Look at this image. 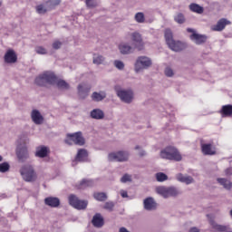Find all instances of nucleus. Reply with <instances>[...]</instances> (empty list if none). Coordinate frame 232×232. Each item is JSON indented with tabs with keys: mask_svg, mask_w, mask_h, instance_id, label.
<instances>
[{
	"mask_svg": "<svg viewBox=\"0 0 232 232\" xmlns=\"http://www.w3.org/2000/svg\"><path fill=\"white\" fill-rule=\"evenodd\" d=\"M201 151L204 155H216L217 154V150L211 143L202 144Z\"/></svg>",
	"mask_w": 232,
	"mask_h": 232,
	"instance_id": "17",
	"label": "nucleus"
},
{
	"mask_svg": "<svg viewBox=\"0 0 232 232\" xmlns=\"http://www.w3.org/2000/svg\"><path fill=\"white\" fill-rule=\"evenodd\" d=\"M176 21L179 23V24H184V23H186V17L182 14H178Z\"/></svg>",
	"mask_w": 232,
	"mask_h": 232,
	"instance_id": "41",
	"label": "nucleus"
},
{
	"mask_svg": "<svg viewBox=\"0 0 232 232\" xmlns=\"http://www.w3.org/2000/svg\"><path fill=\"white\" fill-rule=\"evenodd\" d=\"M140 157H144V155H146V152H144V151H142V152H140Z\"/></svg>",
	"mask_w": 232,
	"mask_h": 232,
	"instance_id": "53",
	"label": "nucleus"
},
{
	"mask_svg": "<svg viewBox=\"0 0 232 232\" xmlns=\"http://www.w3.org/2000/svg\"><path fill=\"white\" fill-rule=\"evenodd\" d=\"M0 162H3V156L0 155Z\"/></svg>",
	"mask_w": 232,
	"mask_h": 232,
	"instance_id": "54",
	"label": "nucleus"
},
{
	"mask_svg": "<svg viewBox=\"0 0 232 232\" xmlns=\"http://www.w3.org/2000/svg\"><path fill=\"white\" fill-rule=\"evenodd\" d=\"M85 5L87 8H95V6H97L95 0H86Z\"/></svg>",
	"mask_w": 232,
	"mask_h": 232,
	"instance_id": "43",
	"label": "nucleus"
},
{
	"mask_svg": "<svg viewBox=\"0 0 232 232\" xmlns=\"http://www.w3.org/2000/svg\"><path fill=\"white\" fill-rule=\"evenodd\" d=\"M90 90H92V87L82 83L78 86V93L82 99H85L88 97V93H90Z\"/></svg>",
	"mask_w": 232,
	"mask_h": 232,
	"instance_id": "19",
	"label": "nucleus"
},
{
	"mask_svg": "<svg viewBox=\"0 0 232 232\" xmlns=\"http://www.w3.org/2000/svg\"><path fill=\"white\" fill-rule=\"evenodd\" d=\"M188 32L192 33V34L190 35V39L191 41H194V43L196 44H204V43H206V41H208V36L204 35V34H198L197 33H194L193 29L188 28Z\"/></svg>",
	"mask_w": 232,
	"mask_h": 232,
	"instance_id": "9",
	"label": "nucleus"
},
{
	"mask_svg": "<svg viewBox=\"0 0 232 232\" xmlns=\"http://www.w3.org/2000/svg\"><path fill=\"white\" fill-rule=\"evenodd\" d=\"M31 118L33 122H34V124H43V121L44 120L43 118V115H41V112H39V111L37 110H34L32 111Z\"/></svg>",
	"mask_w": 232,
	"mask_h": 232,
	"instance_id": "22",
	"label": "nucleus"
},
{
	"mask_svg": "<svg viewBox=\"0 0 232 232\" xmlns=\"http://www.w3.org/2000/svg\"><path fill=\"white\" fill-rule=\"evenodd\" d=\"M85 142L86 140H84L82 132L81 131L69 133L66 135L65 144H68L69 146H73V144L76 146H84Z\"/></svg>",
	"mask_w": 232,
	"mask_h": 232,
	"instance_id": "3",
	"label": "nucleus"
},
{
	"mask_svg": "<svg viewBox=\"0 0 232 232\" xmlns=\"http://www.w3.org/2000/svg\"><path fill=\"white\" fill-rule=\"evenodd\" d=\"M92 222L94 227H102L104 226V218L99 213L93 216Z\"/></svg>",
	"mask_w": 232,
	"mask_h": 232,
	"instance_id": "21",
	"label": "nucleus"
},
{
	"mask_svg": "<svg viewBox=\"0 0 232 232\" xmlns=\"http://www.w3.org/2000/svg\"><path fill=\"white\" fill-rule=\"evenodd\" d=\"M44 204L50 208H59L61 206V200L59 198L48 197L44 198Z\"/></svg>",
	"mask_w": 232,
	"mask_h": 232,
	"instance_id": "16",
	"label": "nucleus"
},
{
	"mask_svg": "<svg viewBox=\"0 0 232 232\" xmlns=\"http://www.w3.org/2000/svg\"><path fill=\"white\" fill-rule=\"evenodd\" d=\"M35 52L39 55H46V53H47L46 48H44L43 46H36L35 47Z\"/></svg>",
	"mask_w": 232,
	"mask_h": 232,
	"instance_id": "39",
	"label": "nucleus"
},
{
	"mask_svg": "<svg viewBox=\"0 0 232 232\" xmlns=\"http://www.w3.org/2000/svg\"><path fill=\"white\" fill-rule=\"evenodd\" d=\"M91 117L99 121L104 119V112L100 109H94L91 111Z\"/></svg>",
	"mask_w": 232,
	"mask_h": 232,
	"instance_id": "30",
	"label": "nucleus"
},
{
	"mask_svg": "<svg viewBox=\"0 0 232 232\" xmlns=\"http://www.w3.org/2000/svg\"><path fill=\"white\" fill-rule=\"evenodd\" d=\"M113 208H115V203L112 201H107L103 205V209H106L107 211H113Z\"/></svg>",
	"mask_w": 232,
	"mask_h": 232,
	"instance_id": "37",
	"label": "nucleus"
},
{
	"mask_svg": "<svg viewBox=\"0 0 232 232\" xmlns=\"http://www.w3.org/2000/svg\"><path fill=\"white\" fill-rule=\"evenodd\" d=\"M165 75L167 77H173V70L171 68H169V67H167L165 69Z\"/></svg>",
	"mask_w": 232,
	"mask_h": 232,
	"instance_id": "48",
	"label": "nucleus"
},
{
	"mask_svg": "<svg viewBox=\"0 0 232 232\" xmlns=\"http://www.w3.org/2000/svg\"><path fill=\"white\" fill-rule=\"evenodd\" d=\"M165 40L166 44H168L169 48L175 52V39H173V33L169 29L165 30Z\"/></svg>",
	"mask_w": 232,
	"mask_h": 232,
	"instance_id": "13",
	"label": "nucleus"
},
{
	"mask_svg": "<svg viewBox=\"0 0 232 232\" xmlns=\"http://www.w3.org/2000/svg\"><path fill=\"white\" fill-rule=\"evenodd\" d=\"M190 12H194V14H204V7L200 6L198 4L192 3L189 5Z\"/></svg>",
	"mask_w": 232,
	"mask_h": 232,
	"instance_id": "31",
	"label": "nucleus"
},
{
	"mask_svg": "<svg viewBox=\"0 0 232 232\" xmlns=\"http://www.w3.org/2000/svg\"><path fill=\"white\" fill-rule=\"evenodd\" d=\"M120 232H130V231H128V229H126V227H121Z\"/></svg>",
	"mask_w": 232,
	"mask_h": 232,
	"instance_id": "52",
	"label": "nucleus"
},
{
	"mask_svg": "<svg viewBox=\"0 0 232 232\" xmlns=\"http://www.w3.org/2000/svg\"><path fill=\"white\" fill-rule=\"evenodd\" d=\"M210 226H212V229L217 232H232L229 226L218 225L215 221H210Z\"/></svg>",
	"mask_w": 232,
	"mask_h": 232,
	"instance_id": "18",
	"label": "nucleus"
},
{
	"mask_svg": "<svg viewBox=\"0 0 232 232\" xmlns=\"http://www.w3.org/2000/svg\"><path fill=\"white\" fill-rule=\"evenodd\" d=\"M3 5V2L0 0V6Z\"/></svg>",
	"mask_w": 232,
	"mask_h": 232,
	"instance_id": "57",
	"label": "nucleus"
},
{
	"mask_svg": "<svg viewBox=\"0 0 232 232\" xmlns=\"http://www.w3.org/2000/svg\"><path fill=\"white\" fill-rule=\"evenodd\" d=\"M114 90L117 93V95L121 98V101H122L123 102H127L128 104H130V102H131V101H133V92L129 90H121V86L116 85L114 87Z\"/></svg>",
	"mask_w": 232,
	"mask_h": 232,
	"instance_id": "4",
	"label": "nucleus"
},
{
	"mask_svg": "<svg viewBox=\"0 0 232 232\" xmlns=\"http://www.w3.org/2000/svg\"><path fill=\"white\" fill-rule=\"evenodd\" d=\"M184 48H186V44L184 43L179 41L175 43V52H181Z\"/></svg>",
	"mask_w": 232,
	"mask_h": 232,
	"instance_id": "38",
	"label": "nucleus"
},
{
	"mask_svg": "<svg viewBox=\"0 0 232 232\" xmlns=\"http://www.w3.org/2000/svg\"><path fill=\"white\" fill-rule=\"evenodd\" d=\"M119 50L123 55H128V53H131V52H133V47L127 44H121L119 45Z\"/></svg>",
	"mask_w": 232,
	"mask_h": 232,
	"instance_id": "29",
	"label": "nucleus"
},
{
	"mask_svg": "<svg viewBox=\"0 0 232 232\" xmlns=\"http://www.w3.org/2000/svg\"><path fill=\"white\" fill-rule=\"evenodd\" d=\"M175 160L178 162L182 160V155H180V152L177 150H175Z\"/></svg>",
	"mask_w": 232,
	"mask_h": 232,
	"instance_id": "49",
	"label": "nucleus"
},
{
	"mask_svg": "<svg viewBox=\"0 0 232 232\" xmlns=\"http://www.w3.org/2000/svg\"><path fill=\"white\" fill-rule=\"evenodd\" d=\"M226 175H232V169H227L225 170Z\"/></svg>",
	"mask_w": 232,
	"mask_h": 232,
	"instance_id": "51",
	"label": "nucleus"
},
{
	"mask_svg": "<svg viewBox=\"0 0 232 232\" xmlns=\"http://www.w3.org/2000/svg\"><path fill=\"white\" fill-rule=\"evenodd\" d=\"M63 46V43H61L59 40H56L53 43V50H59Z\"/></svg>",
	"mask_w": 232,
	"mask_h": 232,
	"instance_id": "46",
	"label": "nucleus"
},
{
	"mask_svg": "<svg viewBox=\"0 0 232 232\" xmlns=\"http://www.w3.org/2000/svg\"><path fill=\"white\" fill-rule=\"evenodd\" d=\"M104 63V57L98 55L93 57V63L94 64H102Z\"/></svg>",
	"mask_w": 232,
	"mask_h": 232,
	"instance_id": "42",
	"label": "nucleus"
},
{
	"mask_svg": "<svg viewBox=\"0 0 232 232\" xmlns=\"http://www.w3.org/2000/svg\"><path fill=\"white\" fill-rule=\"evenodd\" d=\"M54 84L59 90H70V84H68L66 81L59 79L57 75H55V81L53 82V86H54Z\"/></svg>",
	"mask_w": 232,
	"mask_h": 232,
	"instance_id": "20",
	"label": "nucleus"
},
{
	"mask_svg": "<svg viewBox=\"0 0 232 232\" xmlns=\"http://www.w3.org/2000/svg\"><path fill=\"white\" fill-rule=\"evenodd\" d=\"M140 148V147H139V146H136V147H135V150H139Z\"/></svg>",
	"mask_w": 232,
	"mask_h": 232,
	"instance_id": "55",
	"label": "nucleus"
},
{
	"mask_svg": "<svg viewBox=\"0 0 232 232\" xmlns=\"http://www.w3.org/2000/svg\"><path fill=\"white\" fill-rule=\"evenodd\" d=\"M121 195L122 198H128V191L121 190Z\"/></svg>",
	"mask_w": 232,
	"mask_h": 232,
	"instance_id": "50",
	"label": "nucleus"
},
{
	"mask_svg": "<svg viewBox=\"0 0 232 232\" xmlns=\"http://www.w3.org/2000/svg\"><path fill=\"white\" fill-rule=\"evenodd\" d=\"M157 182H166L168 180V175L164 172H158L155 175Z\"/></svg>",
	"mask_w": 232,
	"mask_h": 232,
	"instance_id": "35",
	"label": "nucleus"
},
{
	"mask_svg": "<svg viewBox=\"0 0 232 232\" xmlns=\"http://www.w3.org/2000/svg\"><path fill=\"white\" fill-rule=\"evenodd\" d=\"M143 204L145 209H148L149 211H151L152 209H157V203L152 198H147L144 200Z\"/></svg>",
	"mask_w": 232,
	"mask_h": 232,
	"instance_id": "25",
	"label": "nucleus"
},
{
	"mask_svg": "<svg viewBox=\"0 0 232 232\" xmlns=\"http://www.w3.org/2000/svg\"><path fill=\"white\" fill-rule=\"evenodd\" d=\"M93 197L95 200H98L99 202H104V200L108 199V196L104 192H95Z\"/></svg>",
	"mask_w": 232,
	"mask_h": 232,
	"instance_id": "33",
	"label": "nucleus"
},
{
	"mask_svg": "<svg viewBox=\"0 0 232 232\" xmlns=\"http://www.w3.org/2000/svg\"><path fill=\"white\" fill-rule=\"evenodd\" d=\"M177 179L179 182H183L184 184H193L195 182V179L191 176L184 175V174H179L177 176Z\"/></svg>",
	"mask_w": 232,
	"mask_h": 232,
	"instance_id": "28",
	"label": "nucleus"
},
{
	"mask_svg": "<svg viewBox=\"0 0 232 232\" xmlns=\"http://www.w3.org/2000/svg\"><path fill=\"white\" fill-rule=\"evenodd\" d=\"M227 24H231V22L226 18H221L218 20L217 24L212 27V30L213 32H222V30H224Z\"/></svg>",
	"mask_w": 232,
	"mask_h": 232,
	"instance_id": "14",
	"label": "nucleus"
},
{
	"mask_svg": "<svg viewBox=\"0 0 232 232\" xmlns=\"http://www.w3.org/2000/svg\"><path fill=\"white\" fill-rule=\"evenodd\" d=\"M37 86H47V84L53 85L55 82V73L52 72H44L35 79Z\"/></svg>",
	"mask_w": 232,
	"mask_h": 232,
	"instance_id": "2",
	"label": "nucleus"
},
{
	"mask_svg": "<svg viewBox=\"0 0 232 232\" xmlns=\"http://www.w3.org/2000/svg\"><path fill=\"white\" fill-rule=\"evenodd\" d=\"M156 192L158 195H161L164 198H168V197H171L175 193V188H166V187H157Z\"/></svg>",
	"mask_w": 232,
	"mask_h": 232,
	"instance_id": "10",
	"label": "nucleus"
},
{
	"mask_svg": "<svg viewBox=\"0 0 232 232\" xmlns=\"http://www.w3.org/2000/svg\"><path fill=\"white\" fill-rule=\"evenodd\" d=\"M135 21H137V23H144V13H137L135 14Z\"/></svg>",
	"mask_w": 232,
	"mask_h": 232,
	"instance_id": "40",
	"label": "nucleus"
},
{
	"mask_svg": "<svg viewBox=\"0 0 232 232\" xmlns=\"http://www.w3.org/2000/svg\"><path fill=\"white\" fill-rule=\"evenodd\" d=\"M130 40L134 48L140 52L144 50V41H142V35L140 33L134 32L130 34Z\"/></svg>",
	"mask_w": 232,
	"mask_h": 232,
	"instance_id": "8",
	"label": "nucleus"
},
{
	"mask_svg": "<svg viewBox=\"0 0 232 232\" xmlns=\"http://www.w3.org/2000/svg\"><path fill=\"white\" fill-rule=\"evenodd\" d=\"M59 3H61V1L57 0L56 5H59Z\"/></svg>",
	"mask_w": 232,
	"mask_h": 232,
	"instance_id": "56",
	"label": "nucleus"
},
{
	"mask_svg": "<svg viewBox=\"0 0 232 232\" xmlns=\"http://www.w3.org/2000/svg\"><path fill=\"white\" fill-rule=\"evenodd\" d=\"M150 66H151V60L146 56H140L135 63V72L139 73L140 70L150 68Z\"/></svg>",
	"mask_w": 232,
	"mask_h": 232,
	"instance_id": "6",
	"label": "nucleus"
},
{
	"mask_svg": "<svg viewBox=\"0 0 232 232\" xmlns=\"http://www.w3.org/2000/svg\"><path fill=\"white\" fill-rule=\"evenodd\" d=\"M222 117H231L232 116V104L223 105L219 111Z\"/></svg>",
	"mask_w": 232,
	"mask_h": 232,
	"instance_id": "26",
	"label": "nucleus"
},
{
	"mask_svg": "<svg viewBox=\"0 0 232 232\" xmlns=\"http://www.w3.org/2000/svg\"><path fill=\"white\" fill-rule=\"evenodd\" d=\"M130 154L127 151L111 152L109 154L108 159L111 161L115 162H126Z\"/></svg>",
	"mask_w": 232,
	"mask_h": 232,
	"instance_id": "7",
	"label": "nucleus"
},
{
	"mask_svg": "<svg viewBox=\"0 0 232 232\" xmlns=\"http://www.w3.org/2000/svg\"><path fill=\"white\" fill-rule=\"evenodd\" d=\"M36 12L37 14H46L47 10L44 5H39L36 6Z\"/></svg>",
	"mask_w": 232,
	"mask_h": 232,
	"instance_id": "44",
	"label": "nucleus"
},
{
	"mask_svg": "<svg viewBox=\"0 0 232 232\" xmlns=\"http://www.w3.org/2000/svg\"><path fill=\"white\" fill-rule=\"evenodd\" d=\"M4 59L5 63H7V64H14L17 63V54L14 50L9 49L5 53Z\"/></svg>",
	"mask_w": 232,
	"mask_h": 232,
	"instance_id": "11",
	"label": "nucleus"
},
{
	"mask_svg": "<svg viewBox=\"0 0 232 232\" xmlns=\"http://www.w3.org/2000/svg\"><path fill=\"white\" fill-rule=\"evenodd\" d=\"M20 175L24 182H35L37 180V171L31 164H24L20 169Z\"/></svg>",
	"mask_w": 232,
	"mask_h": 232,
	"instance_id": "1",
	"label": "nucleus"
},
{
	"mask_svg": "<svg viewBox=\"0 0 232 232\" xmlns=\"http://www.w3.org/2000/svg\"><path fill=\"white\" fill-rule=\"evenodd\" d=\"M75 160L76 162H85V160H88V151L84 149L79 150Z\"/></svg>",
	"mask_w": 232,
	"mask_h": 232,
	"instance_id": "23",
	"label": "nucleus"
},
{
	"mask_svg": "<svg viewBox=\"0 0 232 232\" xmlns=\"http://www.w3.org/2000/svg\"><path fill=\"white\" fill-rule=\"evenodd\" d=\"M161 159H168L169 160H175V148L167 147L160 152Z\"/></svg>",
	"mask_w": 232,
	"mask_h": 232,
	"instance_id": "12",
	"label": "nucleus"
},
{
	"mask_svg": "<svg viewBox=\"0 0 232 232\" xmlns=\"http://www.w3.org/2000/svg\"><path fill=\"white\" fill-rule=\"evenodd\" d=\"M93 186V179H83L76 185L77 189H86V188H92Z\"/></svg>",
	"mask_w": 232,
	"mask_h": 232,
	"instance_id": "24",
	"label": "nucleus"
},
{
	"mask_svg": "<svg viewBox=\"0 0 232 232\" xmlns=\"http://www.w3.org/2000/svg\"><path fill=\"white\" fill-rule=\"evenodd\" d=\"M92 101H96L97 102H99L100 101H102L103 99H106V93L105 92H93L92 95Z\"/></svg>",
	"mask_w": 232,
	"mask_h": 232,
	"instance_id": "34",
	"label": "nucleus"
},
{
	"mask_svg": "<svg viewBox=\"0 0 232 232\" xmlns=\"http://www.w3.org/2000/svg\"><path fill=\"white\" fill-rule=\"evenodd\" d=\"M114 66H116L118 70H124V63H122L121 61H115Z\"/></svg>",
	"mask_w": 232,
	"mask_h": 232,
	"instance_id": "47",
	"label": "nucleus"
},
{
	"mask_svg": "<svg viewBox=\"0 0 232 232\" xmlns=\"http://www.w3.org/2000/svg\"><path fill=\"white\" fill-rule=\"evenodd\" d=\"M218 182L222 187H224L225 189H231V188H232V183L227 179L219 178V179H218Z\"/></svg>",
	"mask_w": 232,
	"mask_h": 232,
	"instance_id": "32",
	"label": "nucleus"
},
{
	"mask_svg": "<svg viewBox=\"0 0 232 232\" xmlns=\"http://www.w3.org/2000/svg\"><path fill=\"white\" fill-rule=\"evenodd\" d=\"M16 156L20 162H26V160H28V158L30 157V155L28 154V149H26V147H24L16 151Z\"/></svg>",
	"mask_w": 232,
	"mask_h": 232,
	"instance_id": "15",
	"label": "nucleus"
},
{
	"mask_svg": "<svg viewBox=\"0 0 232 232\" xmlns=\"http://www.w3.org/2000/svg\"><path fill=\"white\" fill-rule=\"evenodd\" d=\"M50 150L47 147L41 146L36 149L35 157H39L40 159H44V157L48 156Z\"/></svg>",
	"mask_w": 232,
	"mask_h": 232,
	"instance_id": "27",
	"label": "nucleus"
},
{
	"mask_svg": "<svg viewBox=\"0 0 232 232\" xmlns=\"http://www.w3.org/2000/svg\"><path fill=\"white\" fill-rule=\"evenodd\" d=\"M10 171V164L8 162H4L0 164V173H6Z\"/></svg>",
	"mask_w": 232,
	"mask_h": 232,
	"instance_id": "36",
	"label": "nucleus"
},
{
	"mask_svg": "<svg viewBox=\"0 0 232 232\" xmlns=\"http://www.w3.org/2000/svg\"><path fill=\"white\" fill-rule=\"evenodd\" d=\"M68 200L70 206H72L75 209H86V208H88V201L79 199V198L76 197L75 194H71L68 197Z\"/></svg>",
	"mask_w": 232,
	"mask_h": 232,
	"instance_id": "5",
	"label": "nucleus"
},
{
	"mask_svg": "<svg viewBox=\"0 0 232 232\" xmlns=\"http://www.w3.org/2000/svg\"><path fill=\"white\" fill-rule=\"evenodd\" d=\"M121 182L125 184V182H131V176L130 174H125L123 177L121 179Z\"/></svg>",
	"mask_w": 232,
	"mask_h": 232,
	"instance_id": "45",
	"label": "nucleus"
}]
</instances>
